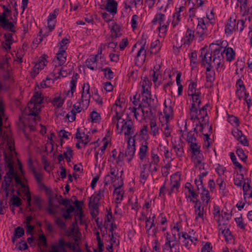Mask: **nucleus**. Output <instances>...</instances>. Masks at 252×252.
Returning a JSON list of instances; mask_svg holds the SVG:
<instances>
[{
    "label": "nucleus",
    "mask_w": 252,
    "mask_h": 252,
    "mask_svg": "<svg viewBox=\"0 0 252 252\" xmlns=\"http://www.w3.org/2000/svg\"><path fill=\"white\" fill-rule=\"evenodd\" d=\"M8 137V136H7ZM7 149H3L4 160V167L8 168L9 170L6 172L4 177V180L2 183L0 193L3 200H6L9 195V189L12 193H14V185L12 184V180L14 179L15 186H17L22 183V181L17 173L14 169L13 159L15 158L16 153L15 150L14 144L12 140L7 137Z\"/></svg>",
    "instance_id": "nucleus-1"
},
{
    "label": "nucleus",
    "mask_w": 252,
    "mask_h": 252,
    "mask_svg": "<svg viewBox=\"0 0 252 252\" xmlns=\"http://www.w3.org/2000/svg\"><path fill=\"white\" fill-rule=\"evenodd\" d=\"M43 102V98L41 97V94L35 92L32 97L28 106L30 111V115L36 117L38 114V111L40 110V105Z\"/></svg>",
    "instance_id": "nucleus-2"
},
{
    "label": "nucleus",
    "mask_w": 252,
    "mask_h": 252,
    "mask_svg": "<svg viewBox=\"0 0 252 252\" xmlns=\"http://www.w3.org/2000/svg\"><path fill=\"white\" fill-rule=\"evenodd\" d=\"M222 46L216 47L213 50V62L217 65V69L219 67H222L224 65V56L223 53V46H227V42H222Z\"/></svg>",
    "instance_id": "nucleus-3"
},
{
    "label": "nucleus",
    "mask_w": 252,
    "mask_h": 252,
    "mask_svg": "<svg viewBox=\"0 0 252 252\" xmlns=\"http://www.w3.org/2000/svg\"><path fill=\"white\" fill-rule=\"evenodd\" d=\"M3 12L1 15H0V25L5 30L11 32H15V27L12 22H9L7 19V14L10 13L11 11L5 5L2 6Z\"/></svg>",
    "instance_id": "nucleus-4"
},
{
    "label": "nucleus",
    "mask_w": 252,
    "mask_h": 252,
    "mask_svg": "<svg viewBox=\"0 0 252 252\" xmlns=\"http://www.w3.org/2000/svg\"><path fill=\"white\" fill-rule=\"evenodd\" d=\"M104 191V188L100 189L98 191L95 192L89 198V207L94 210L97 211L98 209V203L102 196H103V193Z\"/></svg>",
    "instance_id": "nucleus-5"
},
{
    "label": "nucleus",
    "mask_w": 252,
    "mask_h": 252,
    "mask_svg": "<svg viewBox=\"0 0 252 252\" xmlns=\"http://www.w3.org/2000/svg\"><path fill=\"white\" fill-rule=\"evenodd\" d=\"M201 146L197 143H192L189 145V149L191 152L192 158L196 159L197 163H200L203 159V156L200 150Z\"/></svg>",
    "instance_id": "nucleus-6"
},
{
    "label": "nucleus",
    "mask_w": 252,
    "mask_h": 252,
    "mask_svg": "<svg viewBox=\"0 0 252 252\" xmlns=\"http://www.w3.org/2000/svg\"><path fill=\"white\" fill-rule=\"evenodd\" d=\"M207 48L206 46L202 48L200 50V57L202 58L201 63L202 65H205V63L209 64L212 61V58L213 57V50Z\"/></svg>",
    "instance_id": "nucleus-7"
},
{
    "label": "nucleus",
    "mask_w": 252,
    "mask_h": 252,
    "mask_svg": "<svg viewBox=\"0 0 252 252\" xmlns=\"http://www.w3.org/2000/svg\"><path fill=\"white\" fill-rule=\"evenodd\" d=\"M194 204V213L196 215L195 221H197L199 218H201L203 220L204 210V207H202L201 206V202L200 200H197L195 201Z\"/></svg>",
    "instance_id": "nucleus-8"
},
{
    "label": "nucleus",
    "mask_w": 252,
    "mask_h": 252,
    "mask_svg": "<svg viewBox=\"0 0 252 252\" xmlns=\"http://www.w3.org/2000/svg\"><path fill=\"white\" fill-rule=\"evenodd\" d=\"M145 42L141 47L139 50L138 51L136 57L135 58V64H142L145 60L146 56V50L145 48Z\"/></svg>",
    "instance_id": "nucleus-9"
},
{
    "label": "nucleus",
    "mask_w": 252,
    "mask_h": 252,
    "mask_svg": "<svg viewBox=\"0 0 252 252\" xmlns=\"http://www.w3.org/2000/svg\"><path fill=\"white\" fill-rule=\"evenodd\" d=\"M185 10H186V7L184 6H181L179 7H175L176 12L173 15V19L172 22V25L174 28L176 27L181 21V13Z\"/></svg>",
    "instance_id": "nucleus-10"
},
{
    "label": "nucleus",
    "mask_w": 252,
    "mask_h": 252,
    "mask_svg": "<svg viewBox=\"0 0 252 252\" xmlns=\"http://www.w3.org/2000/svg\"><path fill=\"white\" fill-rule=\"evenodd\" d=\"M122 123L123 124L121 130L123 129H126V131H125V135L131 136L132 135L134 134V131L132 129L133 123L131 120H129L126 121L125 120L123 119Z\"/></svg>",
    "instance_id": "nucleus-11"
},
{
    "label": "nucleus",
    "mask_w": 252,
    "mask_h": 252,
    "mask_svg": "<svg viewBox=\"0 0 252 252\" xmlns=\"http://www.w3.org/2000/svg\"><path fill=\"white\" fill-rule=\"evenodd\" d=\"M236 19L231 16L228 19L225 29V32L227 34H231L233 31H236Z\"/></svg>",
    "instance_id": "nucleus-12"
},
{
    "label": "nucleus",
    "mask_w": 252,
    "mask_h": 252,
    "mask_svg": "<svg viewBox=\"0 0 252 252\" xmlns=\"http://www.w3.org/2000/svg\"><path fill=\"white\" fill-rule=\"evenodd\" d=\"M223 53L224 54V59L228 62H230L235 58V52L231 47H227V46H223Z\"/></svg>",
    "instance_id": "nucleus-13"
},
{
    "label": "nucleus",
    "mask_w": 252,
    "mask_h": 252,
    "mask_svg": "<svg viewBox=\"0 0 252 252\" xmlns=\"http://www.w3.org/2000/svg\"><path fill=\"white\" fill-rule=\"evenodd\" d=\"M59 11L58 9H55L48 17V27L50 31H52L54 29L55 22L53 21L56 18L57 15L59 13Z\"/></svg>",
    "instance_id": "nucleus-14"
},
{
    "label": "nucleus",
    "mask_w": 252,
    "mask_h": 252,
    "mask_svg": "<svg viewBox=\"0 0 252 252\" xmlns=\"http://www.w3.org/2000/svg\"><path fill=\"white\" fill-rule=\"evenodd\" d=\"M131 147H127L125 155L127 157V160L130 162L133 158L135 152V140L133 138V141L131 142Z\"/></svg>",
    "instance_id": "nucleus-15"
},
{
    "label": "nucleus",
    "mask_w": 252,
    "mask_h": 252,
    "mask_svg": "<svg viewBox=\"0 0 252 252\" xmlns=\"http://www.w3.org/2000/svg\"><path fill=\"white\" fill-rule=\"evenodd\" d=\"M107 3L106 9L113 15H115L117 11L118 3L115 0H106Z\"/></svg>",
    "instance_id": "nucleus-16"
},
{
    "label": "nucleus",
    "mask_w": 252,
    "mask_h": 252,
    "mask_svg": "<svg viewBox=\"0 0 252 252\" xmlns=\"http://www.w3.org/2000/svg\"><path fill=\"white\" fill-rule=\"evenodd\" d=\"M123 182L121 181V182L118 185L117 184H114L113 187L115 188L114 190V193L117 194V197L116 198V202L118 204L120 203L121 201L123 200V193L121 192V191L120 190V188L123 186Z\"/></svg>",
    "instance_id": "nucleus-17"
},
{
    "label": "nucleus",
    "mask_w": 252,
    "mask_h": 252,
    "mask_svg": "<svg viewBox=\"0 0 252 252\" xmlns=\"http://www.w3.org/2000/svg\"><path fill=\"white\" fill-rule=\"evenodd\" d=\"M219 227V230L225 238V241L227 243H230L234 239V237L229 228H226V227L223 228L221 226Z\"/></svg>",
    "instance_id": "nucleus-18"
},
{
    "label": "nucleus",
    "mask_w": 252,
    "mask_h": 252,
    "mask_svg": "<svg viewBox=\"0 0 252 252\" xmlns=\"http://www.w3.org/2000/svg\"><path fill=\"white\" fill-rule=\"evenodd\" d=\"M237 87L236 95L238 97L239 99H241L242 93V92H245L246 91V87L244 84V82L241 79L237 80L236 84Z\"/></svg>",
    "instance_id": "nucleus-19"
},
{
    "label": "nucleus",
    "mask_w": 252,
    "mask_h": 252,
    "mask_svg": "<svg viewBox=\"0 0 252 252\" xmlns=\"http://www.w3.org/2000/svg\"><path fill=\"white\" fill-rule=\"evenodd\" d=\"M66 209L63 208L61 211L62 212H64L62 214V217L64 218L65 220H68L71 218L72 215L71 214L75 212V207L71 205H70V203L68 204L66 207H64Z\"/></svg>",
    "instance_id": "nucleus-20"
},
{
    "label": "nucleus",
    "mask_w": 252,
    "mask_h": 252,
    "mask_svg": "<svg viewBox=\"0 0 252 252\" xmlns=\"http://www.w3.org/2000/svg\"><path fill=\"white\" fill-rule=\"evenodd\" d=\"M120 26L115 23L111 29V35L109 37V38H111V40L120 37L122 35V33L120 32Z\"/></svg>",
    "instance_id": "nucleus-21"
},
{
    "label": "nucleus",
    "mask_w": 252,
    "mask_h": 252,
    "mask_svg": "<svg viewBox=\"0 0 252 252\" xmlns=\"http://www.w3.org/2000/svg\"><path fill=\"white\" fill-rule=\"evenodd\" d=\"M73 203L76 208V210L74 212V215L75 216L78 217L80 220H82V218L84 215L82 209L83 202L82 201L75 200Z\"/></svg>",
    "instance_id": "nucleus-22"
},
{
    "label": "nucleus",
    "mask_w": 252,
    "mask_h": 252,
    "mask_svg": "<svg viewBox=\"0 0 252 252\" xmlns=\"http://www.w3.org/2000/svg\"><path fill=\"white\" fill-rule=\"evenodd\" d=\"M58 243H61L63 244V248H69L73 252H82L80 248L77 249L74 243H72L70 242H66L63 239L61 238L59 239Z\"/></svg>",
    "instance_id": "nucleus-23"
},
{
    "label": "nucleus",
    "mask_w": 252,
    "mask_h": 252,
    "mask_svg": "<svg viewBox=\"0 0 252 252\" xmlns=\"http://www.w3.org/2000/svg\"><path fill=\"white\" fill-rule=\"evenodd\" d=\"M98 55L91 56L86 61V66L90 69L94 70L97 66L96 60Z\"/></svg>",
    "instance_id": "nucleus-24"
},
{
    "label": "nucleus",
    "mask_w": 252,
    "mask_h": 252,
    "mask_svg": "<svg viewBox=\"0 0 252 252\" xmlns=\"http://www.w3.org/2000/svg\"><path fill=\"white\" fill-rule=\"evenodd\" d=\"M56 58L59 62L60 65H62L65 63L66 61V54L65 51L63 48H59V50L56 54Z\"/></svg>",
    "instance_id": "nucleus-25"
},
{
    "label": "nucleus",
    "mask_w": 252,
    "mask_h": 252,
    "mask_svg": "<svg viewBox=\"0 0 252 252\" xmlns=\"http://www.w3.org/2000/svg\"><path fill=\"white\" fill-rule=\"evenodd\" d=\"M148 142L144 141L140 148L138 156L140 160H143L146 158L147 150L148 149Z\"/></svg>",
    "instance_id": "nucleus-26"
},
{
    "label": "nucleus",
    "mask_w": 252,
    "mask_h": 252,
    "mask_svg": "<svg viewBox=\"0 0 252 252\" xmlns=\"http://www.w3.org/2000/svg\"><path fill=\"white\" fill-rule=\"evenodd\" d=\"M194 32L193 31L190 29H188L185 35V39L184 40V44H187L189 45L191 42L193 40L195 35Z\"/></svg>",
    "instance_id": "nucleus-27"
},
{
    "label": "nucleus",
    "mask_w": 252,
    "mask_h": 252,
    "mask_svg": "<svg viewBox=\"0 0 252 252\" xmlns=\"http://www.w3.org/2000/svg\"><path fill=\"white\" fill-rule=\"evenodd\" d=\"M201 199L204 206H207L210 200V193L206 188H203L201 192Z\"/></svg>",
    "instance_id": "nucleus-28"
},
{
    "label": "nucleus",
    "mask_w": 252,
    "mask_h": 252,
    "mask_svg": "<svg viewBox=\"0 0 252 252\" xmlns=\"http://www.w3.org/2000/svg\"><path fill=\"white\" fill-rule=\"evenodd\" d=\"M159 162V158L156 153L154 149L151 151V161L149 163V169H151L153 165H158Z\"/></svg>",
    "instance_id": "nucleus-29"
},
{
    "label": "nucleus",
    "mask_w": 252,
    "mask_h": 252,
    "mask_svg": "<svg viewBox=\"0 0 252 252\" xmlns=\"http://www.w3.org/2000/svg\"><path fill=\"white\" fill-rule=\"evenodd\" d=\"M78 76L79 75L77 73H75L74 74L73 76L72 77V79L70 81V91H68L66 93V95H68L70 92H71V96H73V93L75 91L76 84L78 79Z\"/></svg>",
    "instance_id": "nucleus-30"
},
{
    "label": "nucleus",
    "mask_w": 252,
    "mask_h": 252,
    "mask_svg": "<svg viewBox=\"0 0 252 252\" xmlns=\"http://www.w3.org/2000/svg\"><path fill=\"white\" fill-rule=\"evenodd\" d=\"M24 235V229L23 227L18 226L15 229L13 236L12 237V241L14 243L15 239L19 238Z\"/></svg>",
    "instance_id": "nucleus-31"
},
{
    "label": "nucleus",
    "mask_w": 252,
    "mask_h": 252,
    "mask_svg": "<svg viewBox=\"0 0 252 252\" xmlns=\"http://www.w3.org/2000/svg\"><path fill=\"white\" fill-rule=\"evenodd\" d=\"M181 174L180 172H176L170 176V184H180Z\"/></svg>",
    "instance_id": "nucleus-32"
},
{
    "label": "nucleus",
    "mask_w": 252,
    "mask_h": 252,
    "mask_svg": "<svg viewBox=\"0 0 252 252\" xmlns=\"http://www.w3.org/2000/svg\"><path fill=\"white\" fill-rule=\"evenodd\" d=\"M147 165L145 164H143L141 167L140 177L144 181H141V183L144 184L145 181L148 179L149 177V173L146 171Z\"/></svg>",
    "instance_id": "nucleus-33"
},
{
    "label": "nucleus",
    "mask_w": 252,
    "mask_h": 252,
    "mask_svg": "<svg viewBox=\"0 0 252 252\" xmlns=\"http://www.w3.org/2000/svg\"><path fill=\"white\" fill-rule=\"evenodd\" d=\"M78 227H76V228H75L74 226H71L70 231H67L66 232V235L68 236H71L73 235L74 239L75 241H77V238L78 237L79 235L81 234L80 232L78 230Z\"/></svg>",
    "instance_id": "nucleus-34"
},
{
    "label": "nucleus",
    "mask_w": 252,
    "mask_h": 252,
    "mask_svg": "<svg viewBox=\"0 0 252 252\" xmlns=\"http://www.w3.org/2000/svg\"><path fill=\"white\" fill-rule=\"evenodd\" d=\"M173 148L175 150L176 155L178 157H183L184 156L183 146L182 145L175 144L173 145Z\"/></svg>",
    "instance_id": "nucleus-35"
},
{
    "label": "nucleus",
    "mask_w": 252,
    "mask_h": 252,
    "mask_svg": "<svg viewBox=\"0 0 252 252\" xmlns=\"http://www.w3.org/2000/svg\"><path fill=\"white\" fill-rule=\"evenodd\" d=\"M52 252H67L66 249L63 248V245L61 243H58L57 245H52L51 247Z\"/></svg>",
    "instance_id": "nucleus-36"
},
{
    "label": "nucleus",
    "mask_w": 252,
    "mask_h": 252,
    "mask_svg": "<svg viewBox=\"0 0 252 252\" xmlns=\"http://www.w3.org/2000/svg\"><path fill=\"white\" fill-rule=\"evenodd\" d=\"M206 32V31H204V30L201 28L200 25H197L195 35L197 37H198L199 41H201L204 39V37Z\"/></svg>",
    "instance_id": "nucleus-37"
},
{
    "label": "nucleus",
    "mask_w": 252,
    "mask_h": 252,
    "mask_svg": "<svg viewBox=\"0 0 252 252\" xmlns=\"http://www.w3.org/2000/svg\"><path fill=\"white\" fill-rule=\"evenodd\" d=\"M145 106L144 105H142L141 103H140L138 106L139 108H141L142 109V112L143 113V114L144 116H145V118H147L148 119H150L153 117V113L152 112L153 109H151L150 107H148V110H144L143 109V107H144Z\"/></svg>",
    "instance_id": "nucleus-38"
},
{
    "label": "nucleus",
    "mask_w": 252,
    "mask_h": 252,
    "mask_svg": "<svg viewBox=\"0 0 252 252\" xmlns=\"http://www.w3.org/2000/svg\"><path fill=\"white\" fill-rule=\"evenodd\" d=\"M90 97V94H85V91H82L81 96V103L83 105V106H85V104L84 103L85 102L86 108H87L88 106H89Z\"/></svg>",
    "instance_id": "nucleus-39"
},
{
    "label": "nucleus",
    "mask_w": 252,
    "mask_h": 252,
    "mask_svg": "<svg viewBox=\"0 0 252 252\" xmlns=\"http://www.w3.org/2000/svg\"><path fill=\"white\" fill-rule=\"evenodd\" d=\"M12 196L10 198L12 205L16 207H20L22 205L21 199L17 196L12 193Z\"/></svg>",
    "instance_id": "nucleus-40"
},
{
    "label": "nucleus",
    "mask_w": 252,
    "mask_h": 252,
    "mask_svg": "<svg viewBox=\"0 0 252 252\" xmlns=\"http://www.w3.org/2000/svg\"><path fill=\"white\" fill-rule=\"evenodd\" d=\"M101 70L104 72V75L108 80L112 79L114 77V72L111 70L110 67H106L105 68H102Z\"/></svg>",
    "instance_id": "nucleus-41"
},
{
    "label": "nucleus",
    "mask_w": 252,
    "mask_h": 252,
    "mask_svg": "<svg viewBox=\"0 0 252 252\" xmlns=\"http://www.w3.org/2000/svg\"><path fill=\"white\" fill-rule=\"evenodd\" d=\"M188 197L189 199V202H192L193 203H195V201L199 200L198 199V194L195 193L193 189H189V195Z\"/></svg>",
    "instance_id": "nucleus-42"
},
{
    "label": "nucleus",
    "mask_w": 252,
    "mask_h": 252,
    "mask_svg": "<svg viewBox=\"0 0 252 252\" xmlns=\"http://www.w3.org/2000/svg\"><path fill=\"white\" fill-rule=\"evenodd\" d=\"M215 72L214 71H212L211 72H206V81L210 83V86L213 85V83L215 81Z\"/></svg>",
    "instance_id": "nucleus-43"
},
{
    "label": "nucleus",
    "mask_w": 252,
    "mask_h": 252,
    "mask_svg": "<svg viewBox=\"0 0 252 252\" xmlns=\"http://www.w3.org/2000/svg\"><path fill=\"white\" fill-rule=\"evenodd\" d=\"M236 153L240 159L243 161H246L247 158V156L246 155L244 150L240 148H237Z\"/></svg>",
    "instance_id": "nucleus-44"
},
{
    "label": "nucleus",
    "mask_w": 252,
    "mask_h": 252,
    "mask_svg": "<svg viewBox=\"0 0 252 252\" xmlns=\"http://www.w3.org/2000/svg\"><path fill=\"white\" fill-rule=\"evenodd\" d=\"M196 138L194 136V133L192 131H190L188 133L187 141L190 144L192 143H196Z\"/></svg>",
    "instance_id": "nucleus-45"
},
{
    "label": "nucleus",
    "mask_w": 252,
    "mask_h": 252,
    "mask_svg": "<svg viewBox=\"0 0 252 252\" xmlns=\"http://www.w3.org/2000/svg\"><path fill=\"white\" fill-rule=\"evenodd\" d=\"M38 241V245L39 247H40L41 246H42L45 248H47L48 247L47 239L44 234H40L39 236Z\"/></svg>",
    "instance_id": "nucleus-46"
},
{
    "label": "nucleus",
    "mask_w": 252,
    "mask_h": 252,
    "mask_svg": "<svg viewBox=\"0 0 252 252\" xmlns=\"http://www.w3.org/2000/svg\"><path fill=\"white\" fill-rule=\"evenodd\" d=\"M52 103L54 106L60 108L64 103V99H61L60 97H56L52 100Z\"/></svg>",
    "instance_id": "nucleus-47"
},
{
    "label": "nucleus",
    "mask_w": 252,
    "mask_h": 252,
    "mask_svg": "<svg viewBox=\"0 0 252 252\" xmlns=\"http://www.w3.org/2000/svg\"><path fill=\"white\" fill-rule=\"evenodd\" d=\"M230 157L234 165L238 167L240 170H241L243 168L242 165L237 161L234 153L232 152L230 153Z\"/></svg>",
    "instance_id": "nucleus-48"
},
{
    "label": "nucleus",
    "mask_w": 252,
    "mask_h": 252,
    "mask_svg": "<svg viewBox=\"0 0 252 252\" xmlns=\"http://www.w3.org/2000/svg\"><path fill=\"white\" fill-rule=\"evenodd\" d=\"M190 58V65L193 66V64L196 65L197 64V52L196 51H193L191 53L189 54Z\"/></svg>",
    "instance_id": "nucleus-49"
},
{
    "label": "nucleus",
    "mask_w": 252,
    "mask_h": 252,
    "mask_svg": "<svg viewBox=\"0 0 252 252\" xmlns=\"http://www.w3.org/2000/svg\"><path fill=\"white\" fill-rule=\"evenodd\" d=\"M247 180V182H245L243 186V190L244 193V199H245V196L247 195V192L251 189V187L250 186L251 180L248 178L245 179V181Z\"/></svg>",
    "instance_id": "nucleus-50"
},
{
    "label": "nucleus",
    "mask_w": 252,
    "mask_h": 252,
    "mask_svg": "<svg viewBox=\"0 0 252 252\" xmlns=\"http://www.w3.org/2000/svg\"><path fill=\"white\" fill-rule=\"evenodd\" d=\"M227 121L231 125L233 124H236L237 126L239 125L238 118L232 115H230L227 114Z\"/></svg>",
    "instance_id": "nucleus-51"
},
{
    "label": "nucleus",
    "mask_w": 252,
    "mask_h": 252,
    "mask_svg": "<svg viewBox=\"0 0 252 252\" xmlns=\"http://www.w3.org/2000/svg\"><path fill=\"white\" fill-rule=\"evenodd\" d=\"M56 71H57V73H58L59 75V76L58 77V78H60V76H62V77H65L68 74L67 70L64 69V67H62L60 69H54V72H56Z\"/></svg>",
    "instance_id": "nucleus-52"
},
{
    "label": "nucleus",
    "mask_w": 252,
    "mask_h": 252,
    "mask_svg": "<svg viewBox=\"0 0 252 252\" xmlns=\"http://www.w3.org/2000/svg\"><path fill=\"white\" fill-rule=\"evenodd\" d=\"M214 215L215 218H217V222L219 223V226H220L221 224L220 223V209L218 206L215 205L214 206Z\"/></svg>",
    "instance_id": "nucleus-53"
},
{
    "label": "nucleus",
    "mask_w": 252,
    "mask_h": 252,
    "mask_svg": "<svg viewBox=\"0 0 252 252\" xmlns=\"http://www.w3.org/2000/svg\"><path fill=\"white\" fill-rule=\"evenodd\" d=\"M41 69H42L40 64H35L31 71L32 77V78L35 77L39 73V70Z\"/></svg>",
    "instance_id": "nucleus-54"
},
{
    "label": "nucleus",
    "mask_w": 252,
    "mask_h": 252,
    "mask_svg": "<svg viewBox=\"0 0 252 252\" xmlns=\"http://www.w3.org/2000/svg\"><path fill=\"white\" fill-rule=\"evenodd\" d=\"M173 112V108L170 106L169 107L166 106V108L163 110V113L166 121L169 119L170 114Z\"/></svg>",
    "instance_id": "nucleus-55"
},
{
    "label": "nucleus",
    "mask_w": 252,
    "mask_h": 252,
    "mask_svg": "<svg viewBox=\"0 0 252 252\" xmlns=\"http://www.w3.org/2000/svg\"><path fill=\"white\" fill-rule=\"evenodd\" d=\"M217 185L219 186V189L223 193L226 188V184L222 178H219L216 181Z\"/></svg>",
    "instance_id": "nucleus-56"
},
{
    "label": "nucleus",
    "mask_w": 252,
    "mask_h": 252,
    "mask_svg": "<svg viewBox=\"0 0 252 252\" xmlns=\"http://www.w3.org/2000/svg\"><path fill=\"white\" fill-rule=\"evenodd\" d=\"M33 204L36 206L37 208L39 210H41L42 208V206L41 205V199L39 196H34L33 197Z\"/></svg>",
    "instance_id": "nucleus-57"
},
{
    "label": "nucleus",
    "mask_w": 252,
    "mask_h": 252,
    "mask_svg": "<svg viewBox=\"0 0 252 252\" xmlns=\"http://www.w3.org/2000/svg\"><path fill=\"white\" fill-rule=\"evenodd\" d=\"M90 117L92 119V122L97 123V121L100 119V116L97 112L93 111L90 115Z\"/></svg>",
    "instance_id": "nucleus-58"
},
{
    "label": "nucleus",
    "mask_w": 252,
    "mask_h": 252,
    "mask_svg": "<svg viewBox=\"0 0 252 252\" xmlns=\"http://www.w3.org/2000/svg\"><path fill=\"white\" fill-rule=\"evenodd\" d=\"M115 177L111 176L109 174L106 175L104 177V186H107L110 182L114 183L115 182Z\"/></svg>",
    "instance_id": "nucleus-59"
},
{
    "label": "nucleus",
    "mask_w": 252,
    "mask_h": 252,
    "mask_svg": "<svg viewBox=\"0 0 252 252\" xmlns=\"http://www.w3.org/2000/svg\"><path fill=\"white\" fill-rule=\"evenodd\" d=\"M158 99L155 100L154 98H152L151 96L149 99L148 107H150L151 109L155 110L157 107Z\"/></svg>",
    "instance_id": "nucleus-60"
},
{
    "label": "nucleus",
    "mask_w": 252,
    "mask_h": 252,
    "mask_svg": "<svg viewBox=\"0 0 252 252\" xmlns=\"http://www.w3.org/2000/svg\"><path fill=\"white\" fill-rule=\"evenodd\" d=\"M66 118L68 119V121L70 122H73L76 119V112L74 109H72L66 115Z\"/></svg>",
    "instance_id": "nucleus-61"
},
{
    "label": "nucleus",
    "mask_w": 252,
    "mask_h": 252,
    "mask_svg": "<svg viewBox=\"0 0 252 252\" xmlns=\"http://www.w3.org/2000/svg\"><path fill=\"white\" fill-rule=\"evenodd\" d=\"M201 252H213L211 243L206 242L202 248Z\"/></svg>",
    "instance_id": "nucleus-62"
},
{
    "label": "nucleus",
    "mask_w": 252,
    "mask_h": 252,
    "mask_svg": "<svg viewBox=\"0 0 252 252\" xmlns=\"http://www.w3.org/2000/svg\"><path fill=\"white\" fill-rule=\"evenodd\" d=\"M245 21L244 20H239L237 21L236 29L239 30L240 32H242L245 27Z\"/></svg>",
    "instance_id": "nucleus-63"
},
{
    "label": "nucleus",
    "mask_w": 252,
    "mask_h": 252,
    "mask_svg": "<svg viewBox=\"0 0 252 252\" xmlns=\"http://www.w3.org/2000/svg\"><path fill=\"white\" fill-rule=\"evenodd\" d=\"M55 223L61 229H65L66 228V225L65 222L60 218H58L56 219V220H55Z\"/></svg>",
    "instance_id": "nucleus-64"
}]
</instances>
